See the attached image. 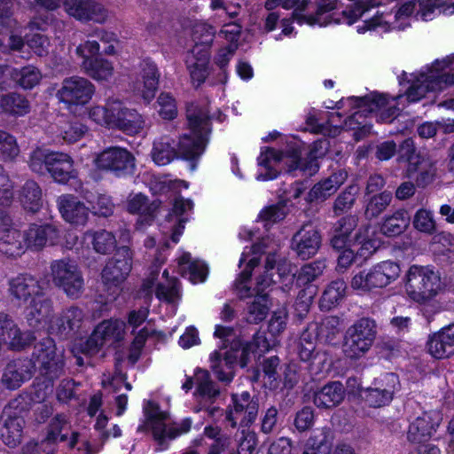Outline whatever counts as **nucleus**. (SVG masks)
I'll use <instances>...</instances> for the list:
<instances>
[{"label": "nucleus", "mask_w": 454, "mask_h": 454, "mask_svg": "<svg viewBox=\"0 0 454 454\" xmlns=\"http://www.w3.org/2000/svg\"><path fill=\"white\" fill-rule=\"evenodd\" d=\"M145 127V118L136 110L128 108L120 100V109L117 110L114 129L128 135H137Z\"/></svg>", "instance_id": "35"}, {"label": "nucleus", "mask_w": 454, "mask_h": 454, "mask_svg": "<svg viewBox=\"0 0 454 454\" xmlns=\"http://www.w3.org/2000/svg\"><path fill=\"white\" fill-rule=\"evenodd\" d=\"M84 315L82 309L78 308H69L64 310L61 315L53 322L48 319L47 325L43 329H47L51 333H67L71 331L79 329L82 325ZM41 330L42 328H37Z\"/></svg>", "instance_id": "37"}, {"label": "nucleus", "mask_w": 454, "mask_h": 454, "mask_svg": "<svg viewBox=\"0 0 454 454\" xmlns=\"http://www.w3.org/2000/svg\"><path fill=\"white\" fill-rule=\"evenodd\" d=\"M68 428V422L64 415L55 416L51 424L47 435V440L51 442H64L67 439L66 434H62L64 430Z\"/></svg>", "instance_id": "63"}, {"label": "nucleus", "mask_w": 454, "mask_h": 454, "mask_svg": "<svg viewBox=\"0 0 454 454\" xmlns=\"http://www.w3.org/2000/svg\"><path fill=\"white\" fill-rule=\"evenodd\" d=\"M51 278L56 286L73 298L79 297L84 289V279L76 261L61 258L51 262Z\"/></svg>", "instance_id": "13"}, {"label": "nucleus", "mask_w": 454, "mask_h": 454, "mask_svg": "<svg viewBox=\"0 0 454 454\" xmlns=\"http://www.w3.org/2000/svg\"><path fill=\"white\" fill-rule=\"evenodd\" d=\"M410 224V216L404 209H399L385 218L380 231L387 236H397L403 233Z\"/></svg>", "instance_id": "49"}, {"label": "nucleus", "mask_w": 454, "mask_h": 454, "mask_svg": "<svg viewBox=\"0 0 454 454\" xmlns=\"http://www.w3.org/2000/svg\"><path fill=\"white\" fill-rule=\"evenodd\" d=\"M99 51V43L89 39L80 43L75 52L82 59L81 68L86 75L97 82H108L114 77V67L110 60L98 56Z\"/></svg>", "instance_id": "12"}, {"label": "nucleus", "mask_w": 454, "mask_h": 454, "mask_svg": "<svg viewBox=\"0 0 454 454\" xmlns=\"http://www.w3.org/2000/svg\"><path fill=\"white\" fill-rule=\"evenodd\" d=\"M32 373L30 362L15 363L6 367L2 381L6 387L15 389L20 387L25 380H29Z\"/></svg>", "instance_id": "43"}, {"label": "nucleus", "mask_w": 454, "mask_h": 454, "mask_svg": "<svg viewBox=\"0 0 454 454\" xmlns=\"http://www.w3.org/2000/svg\"><path fill=\"white\" fill-rule=\"evenodd\" d=\"M214 336L222 340L223 347L211 353L210 366L218 380L224 382L232 380L235 364L245 367L257 355L261 356L271 348L264 334L260 333L254 334L252 341L242 343L236 340L232 328L217 325Z\"/></svg>", "instance_id": "3"}, {"label": "nucleus", "mask_w": 454, "mask_h": 454, "mask_svg": "<svg viewBox=\"0 0 454 454\" xmlns=\"http://www.w3.org/2000/svg\"><path fill=\"white\" fill-rule=\"evenodd\" d=\"M52 152L47 149L36 148L29 157L28 164L32 171L38 174L48 172V161Z\"/></svg>", "instance_id": "59"}, {"label": "nucleus", "mask_w": 454, "mask_h": 454, "mask_svg": "<svg viewBox=\"0 0 454 454\" xmlns=\"http://www.w3.org/2000/svg\"><path fill=\"white\" fill-rule=\"evenodd\" d=\"M281 4L285 9H294L293 17L300 24L327 26L331 22V11L335 6L334 0H321L315 6L308 0H267L265 8L272 10Z\"/></svg>", "instance_id": "7"}, {"label": "nucleus", "mask_w": 454, "mask_h": 454, "mask_svg": "<svg viewBox=\"0 0 454 454\" xmlns=\"http://www.w3.org/2000/svg\"><path fill=\"white\" fill-rule=\"evenodd\" d=\"M346 289L347 286L344 280L338 279L333 281L323 294L321 299L322 307L330 309L337 304L345 296Z\"/></svg>", "instance_id": "56"}, {"label": "nucleus", "mask_w": 454, "mask_h": 454, "mask_svg": "<svg viewBox=\"0 0 454 454\" xmlns=\"http://www.w3.org/2000/svg\"><path fill=\"white\" fill-rule=\"evenodd\" d=\"M66 12L81 21L102 23L108 17L106 8L98 0H63Z\"/></svg>", "instance_id": "22"}, {"label": "nucleus", "mask_w": 454, "mask_h": 454, "mask_svg": "<svg viewBox=\"0 0 454 454\" xmlns=\"http://www.w3.org/2000/svg\"><path fill=\"white\" fill-rule=\"evenodd\" d=\"M84 241L90 244L98 254H106L116 247L114 235L106 230L89 231L84 233Z\"/></svg>", "instance_id": "45"}, {"label": "nucleus", "mask_w": 454, "mask_h": 454, "mask_svg": "<svg viewBox=\"0 0 454 454\" xmlns=\"http://www.w3.org/2000/svg\"><path fill=\"white\" fill-rule=\"evenodd\" d=\"M159 83V73L155 64L145 62L140 76L134 82V91L149 103L155 96Z\"/></svg>", "instance_id": "32"}, {"label": "nucleus", "mask_w": 454, "mask_h": 454, "mask_svg": "<svg viewBox=\"0 0 454 454\" xmlns=\"http://www.w3.org/2000/svg\"><path fill=\"white\" fill-rule=\"evenodd\" d=\"M48 172L56 182L62 184L67 183L77 176L73 159L61 152H52L48 161Z\"/></svg>", "instance_id": "33"}, {"label": "nucleus", "mask_w": 454, "mask_h": 454, "mask_svg": "<svg viewBox=\"0 0 454 454\" xmlns=\"http://www.w3.org/2000/svg\"><path fill=\"white\" fill-rule=\"evenodd\" d=\"M3 111L14 115H24L29 111L27 100L19 94H8L0 99Z\"/></svg>", "instance_id": "53"}, {"label": "nucleus", "mask_w": 454, "mask_h": 454, "mask_svg": "<svg viewBox=\"0 0 454 454\" xmlns=\"http://www.w3.org/2000/svg\"><path fill=\"white\" fill-rule=\"evenodd\" d=\"M97 168L110 170L117 175L131 172L135 168V158L121 147H109L98 154L94 160Z\"/></svg>", "instance_id": "20"}, {"label": "nucleus", "mask_w": 454, "mask_h": 454, "mask_svg": "<svg viewBox=\"0 0 454 454\" xmlns=\"http://www.w3.org/2000/svg\"><path fill=\"white\" fill-rule=\"evenodd\" d=\"M231 399L232 404L226 412V419L231 423V427H248L253 424L258 414L257 401L254 400L248 392L232 395Z\"/></svg>", "instance_id": "18"}, {"label": "nucleus", "mask_w": 454, "mask_h": 454, "mask_svg": "<svg viewBox=\"0 0 454 454\" xmlns=\"http://www.w3.org/2000/svg\"><path fill=\"white\" fill-rule=\"evenodd\" d=\"M144 413L154 440L161 446L167 441L189 432L192 427V420L189 419H184L179 427L171 424L168 413L160 411L159 407L151 401L144 403Z\"/></svg>", "instance_id": "11"}, {"label": "nucleus", "mask_w": 454, "mask_h": 454, "mask_svg": "<svg viewBox=\"0 0 454 454\" xmlns=\"http://www.w3.org/2000/svg\"><path fill=\"white\" fill-rule=\"evenodd\" d=\"M210 52L199 46L192 47L186 57V67L190 74L191 82L194 87H199L205 82L209 74Z\"/></svg>", "instance_id": "29"}, {"label": "nucleus", "mask_w": 454, "mask_h": 454, "mask_svg": "<svg viewBox=\"0 0 454 454\" xmlns=\"http://www.w3.org/2000/svg\"><path fill=\"white\" fill-rule=\"evenodd\" d=\"M412 225L419 232L432 235L437 230L434 212L427 208L418 209L412 218Z\"/></svg>", "instance_id": "51"}, {"label": "nucleus", "mask_w": 454, "mask_h": 454, "mask_svg": "<svg viewBox=\"0 0 454 454\" xmlns=\"http://www.w3.org/2000/svg\"><path fill=\"white\" fill-rule=\"evenodd\" d=\"M404 289L410 299L422 303L442 290L441 278L429 267L411 265L405 275Z\"/></svg>", "instance_id": "8"}, {"label": "nucleus", "mask_w": 454, "mask_h": 454, "mask_svg": "<svg viewBox=\"0 0 454 454\" xmlns=\"http://www.w3.org/2000/svg\"><path fill=\"white\" fill-rule=\"evenodd\" d=\"M11 295L27 308L26 318L30 326L43 328L51 312L50 302L43 298V287L39 281L30 274H20L9 281Z\"/></svg>", "instance_id": "6"}, {"label": "nucleus", "mask_w": 454, "mask_h": 454, "mask_svg": "<svg viewBox=\"0 0 454 454\" xmlns=\"http://www.w3.org/2000/svg\"><path fill=\"white\" fill-rule=\"evenodd\" d=\"M347 173L345 171H338L329 177L316 184L310 192L309 197L310 200H325L334 194L339 187L346 181Z\"/></svg>", "instance_id": "41"}, {"label": "nucleus", "mask_w": 454, "mask_h": 454, "mask_svg": "<svg viewBox=\"0 0 454 454\" xmlns=\"http://www.w3.org/2000/svg\"><path fill=\"white\" fill-rule=\"evenodd\" d=\"M149 314V310L146 308H141L137 310H132L129 312L128 317V324L132 327V332L135 333L134 340L131 344V350L129 359L131 363L135 364L139 356V353L144 347L145 339L149 334L152 333L147 325L140 329L137 333L136 330L141 326L146 320Z\"/></svg>", "instance_id": "30"}, {"label": "nucleus", "mask_w": 454, "mask_h": 454, "mask_svg": "<svg viewBox=\"0 0 454 454\" xmlns=\"http://www.w3.org/2000/svg\"><path fill=\"white\" fill-rule=\"evenodd\" d=\"M325 264L322 261H316L303 265L297 276V282L300 285H306L314 281L324 271Z\"/></svg>", "instance_id": "58"}, {"label": "nucleus", "mask_w": 454, "mask_h": 454, "mask_svg": "<svg viewBox=\"0 0 454 454\" xmlns=\"http://www.w3.org/2000/svg\"><path fill=\"white\" fill-rule=\"evenodd\" d=\"M447 342L440 333L434 334L427 342V348L430 355L435 358L447 357L454 351L447 346Z\"/></svg>", "instance_id": "61"}, {"label": "nucleus", "mask_w": 454, "mask_h": 454, "mask_svg": "<svg viewBox=\"0 0 454 454\" xmlns=\"http://www.w3.org/2000/svg\"><path fill=\"white\" fill-rule=\"evenodd\" d=\"M378 288H384L395 282L400 276V265L391 260L382 261L372 266Z\"/></svg>", "instance_id": "46"}, {"label": "nucleus", "mask_w": 454, "mask_h": 454, "mask_svg": "<svg viewBox=\"0 0 454 454\" xmlns=\"http://www.w3.org/2000/svg\"><path fill=\"white\" fill-rule=\"evenodd\" d=\"M322 239L312 225H304L293 238L292 247L302 260L314 256L321 247Z\"/></svg>", "instance_id": "26"}, {"label": "nucleus", "mask_w": 454, "mask_h": 454, "mask_svg": "<svg viewBox=\"0 0 454 454\" xmlns=\"http://www.w3.org/2000/svg\"><path fill=\"white\" fill-rule=\"evenodd\" d=\"M215 34V29L212 26L203 22L195 24L192 35L194 43L193 47L199 46L209 52Z\"/></svg>", "instance_id": "54"}, {"label": "nucleus", "mask_w": 454, "mask_h": 454, "mask_svg": "<svg viewBox=\"0 0 454 454\" xmlns=\"http://www.w3.org/2000/svg\"><path fill=\"white\" fill-rule=\"evenodd\" d=\"M397 386L398 377L394 373H387L375 380L372 387L361 393V396L369 406L380 408L392 401Z\"/></svg>", "instance_id": "19"}, {"label": "nucleus", "mask_w": 454, "mask_h": 454, "mask_svg": "<svg viewBox=\"0 0 454 454\" xmlns=\"http://www.w3.org/2000/svg\"><path fill=\"white\" fill-rule=\"evenodd\" d=\"M327 146L328 143L325 140L316 142L306 156H303L301 152L295 147L286 152L263 147L257 158L256 179L258 181L275 179L279 172L278 168H284L289 173L300 171L302 176H311L318 171L317 160L325 154Z\"/></svg>", "instance_id": "5"}, {"label": "nucleus", "mask_w": 454, "mask_h": 454, "mask_svg": "<svg viewBox=\"0 0 454 454\" xmlns=\"http://www.w3.org/2000/svg\"><path fill=\"white\" fill-rule=\"evenodd\" d=\"M18 410L17 400L9 403L3 411L4 426L2 432V439L4 444L13 448L21 442L22 431L24 427V419L17 415Z\"/></svg>", "instance_id": "28"}, {"label": "nucleus", "mask_w": 454, "mask_h": 454, "mask_svg": "<svg viewBox=\"0 0 454 454\" xmlns=\"http://www.w3.org/2000/svg\"><path fill=\"white\" fill-rule=\"evenodd\" d=\"M358 2H361L362 8L366 10L365 14L360 17V19L365 18L363 24L356 26V31L359 34H364L369 31L385 33L391 29H404L410 26V17L412 14L415 15L416 3L408 2L401 5L395 15L391 13L385 15L377 13L369 18L367 17L369 8L364 5V1L359 0ZM357 20H359V18Z\"/></svg>", "instance_id": "9"}, {"label": "nucleus", "mask_w": 454, "mask_h": 454, "mask_svg": "<svg viewBox=\"0 0 454 454\" xmlns=\"http://www.w3.org/2000/svg\"><path fill=\"white\" fill-rule=\"evenodd\" d=\"M442 420V413L438 411L424 412L410 424L408 440L414 442L427 440L435 433Z\"/></svg>", "instance_id": "25"}, {"label": "nucleus", "mask_w": 454, "mask_h": 454, "mask_svg": "<svg viewBox=\"0 0 454 454\" xmlns=\"http://www.w3.org/2000/svg\"><path fill=\"white\" fill-rule=\"evenodd\" d=\"M33 339L31 333H21L7 314L0 312V347L6 344L12 348H21Z\"/></svg>", "instance_id": "31"}, {"label": "nucleus", "mask_w": 454, "mask_h": 454, "mask_svg": "<svg viewBox=\"0 0 454 454\" xmlns=\"http://www.w3.org/2000/svg\"><path fill=\"white\" fill-rule=\"evenodd\" d=\"M357 220L353 215H348L339 220L334 227V234L331 240L332 246L335 249L344 248L348 243L352 242L348 239L349 234L356 228Z\"/></svg>", "instance_id": "48"}, {"label": "nucleus", "mask_w": 454, "mask_h": 454, "mask_svg": "<svg viewBox=\"0 0 454 454\" xmlns=\"http://www.w3.org/2000/svg\"><path fill=\"white\" fill-rule=\"evenodd\" d=\"M126 325L119 319H107L99 323L89 339L81 348L82 352L90 356L98 353L103 347H114L121 341L126 334Z\"/></svg>", "instance_id": "15"}, {"label": "nucleus", "mask_w": 454, "mask_h": 454, "mask_svg": "<svg viewBox=\"0 0 454 454\" xmlns=\"http://www.w3.org/2000/svg\"><path fill=\"white\" fill-rule=\"evenodd\" d=\"M57 205L62 218L67 223L74 225H84L87 223L89 208L74 195L59 196Z\"/></svg>", "instance_id": "27"}, {"label": "nucleus", "mask_w": 454, "mask_h": 454, "mask_svg": "<svg viewBox=\"0 0 454 454\" xmlns=\"http://www.w3.org/2000/svg\"><path fill=\"white\" fill-rule=\"evenodd\" d=\"M3 76H10L17 84L26 90L36 86L42 78L40 71L33 66L24 67L20 69L1 67L0 78Z\"/></svg>", "instance_id": "40"}, {"label": "nucleus", "mask_w": 454, "mask_h": 454, "mask_svg": "<svg viewBox=\"0 0 454 454\" xmlns=\"http://www.w3.org/2000/svg\"><path fill=\"white\" fill-rule=\"evenodd\" d=\"M193 384L196 386V394L204 398L212 399L219 395V390L210 380L209 373L206 370L197 369L194 379L188 378L182 388L187 392L192 389Z\"/></svg>", "instance_id": "42"}, {"label": "nucleus", "mask_w": 454, "mask_h": 454, "mask_svg": "<svg viewBox=\"0 0 454 454\" xmlns=\"http://www.w3.org/2000/svg\"><path fill=\"white\" fill-rule=\"evenodd\" d=\"M120 109V100L109 98L105 106L96 105L89 109V118L96 124L114 129L117 110Z\"/></svg>", "instance_id": "39"}, {"label": "nucleus", "mask_w": 454, "mask_h": 454, "mask_svg": "<svg viewBox=\"0 0 454 454\" xmlns=\"http://www.w3.org/2000/svg\"><path fill=\"white\" fill-rule=\"evenodd\" d=\"M345 395L343 385L339 381H333L315 392L313 402L317 408L332 409L340 404Z\"/></svg>", "instance_id": "36"}, {"label": "nucleus", "mask_w": 454, "mask_h": 454, "mask_svg": "<svg viewBox=\"0 0 454 454\" xmlns=\"http://www.w3.org/2000/svg\"><path fill=\"white\" fill-rule=\"evenodd\" d=\"M392 196L390 192H382L371 199L367 204L365 214L369 217H375L383 212L390 204Z\"/></svg>", "instance_id": "64"}, {"label": "nucleus", "mask_w": 454, "mask_h": 454, "mask_svg": "<svg viewBox=\"0 0 454 454\" xmlns=\"http://www.w3.org/2000/svg\"><path fill=\"white\" fill-rule=\"evenodd\" d=\"M187 120L190 134L180 137L176 148L171 145L168 137L154 142L152 158L155 164L165 166L175 157L192 160L203 153L209 133L207 113L192 106L187 109Z\"/></svg>", "instance_id": "4"}, {"label": "nucleus", "mask_w": 454, "mask_h": 454, "mask_svg": "<svg viewBox=\"0 0 454 454\" xmlns=\"http://www.w3.org/2000/svg\"><path fill=\"white\" fill-rule=\"evenodd\" d=\"M94 93L95 86L88 79L71 76L63 80L56 97L68 111L74 112L78 106L87 105Z\"/></svg>", "instance_id": "16"}, {"label": "nucleus", "mask_w": 454, "mask_h": 454, "mask_svg": "<svg viewBox=\"0 0 454 454\" xmlns=\"http://www.w3.org/2000/svg\"><path fill=\"white\" fill-rule=\"evenodd\" d=\"M20 153L15 137L7 132L0 130V159L12 160Z\"/></svg>", "instance_id": "60"}, {"label": "nucleus", "mask_w": 454, "mask_h": 454, "mask_svg": "<svg viewBox=\"0 0 454 454\" xmlns=\"http://www.w3.org/2000/svg\"><path fill=\"white\" fill-rule=\"evenodd\" d=\"M350 244L362 262L371 257L380 247V241L374 238L373 231L369 228L360 230Z\"/></svg>", "instance_id": "44"}, {"label": "nucleus", "mask_w": 454, "mask_h": 454, "mask_svg": "<svg viewBox=\"0 0 454 454\" xmlns=\"http://www.w3.org/2000/svg\"><path fill=\"white\" fill-rule=\"evenodd\" d=\"M30 362V369H37L40 373L46 378L44 387L40 389V393L36 394L35 400L40 402L44 400L45 396L51 393V381L58 377L62 363L56 355V347L51 339H46L43 342L38 344L35 348L33 361Z\"/></svg>", "instance_id": "10"}, {"label": "nucleus", "mask_w": 454, "mask_h": 454, "mask_svg": "<svg viewBox=\"0 0 454 454\" xmlns=\"http://www.w3.org/2000/svg\"><path fill=\"white\" fill-rule=\"evenodd\" d=\"M27 250L25 235L13 226L12 220L0 225V253L8 257H18Z\"/></svg>", "instance_id": "23"}, {"label": "nucleus", "mask_w": 454, "mask_h": 454, "mask_svg": "<svg viewBox=\"0 0 454 454\" xmlns=\"http://www.w3.org/2000/svg\"><path fill=\"white\" fill-rule=\"evenodd\" d=\"M20 202L25 209L36 212L42 206V192L38 184L33 181L25 184L20 193Z\"/></svg>", "instance_id": "50"}, {"label": "nucleus", "mask_w": 454, "mask_h": 454, "mask_svg": "<svg viewBox=\"0 0 454 454\" xmlns=\"http://www.w3.org/2000/svg\"><path fill=\"white\" fill-rule=\"evenodd\" d=\"M88 131V127L79 121L68 122L61 129L62 138L69 144H73L84 137Z\"/></svg>", "instance_id": "62"}, {"label": "nucleus", "mask_w": 454, "mask_h": 454, "mask_svg": "<svg viewBox=\"0 0 454 454\" xmlns=\"http://www.w3.org/2000/svg\"><path fill=\"white\" fill-rule=\"evenodd\" d=\"M24 235L27 248L31 247L36 250L42 249L47 245L54 246L60 239L59 229L51 223H32Z\"/></svg>", "instance_id": "24"}, {"label": "nucleus", "mask_w": 454, "mask_h": 454, "mask_svg": "<svg viewBox=\"0 0 454 454\" xmlns=\"http://www.w3.org/2000/svg\"><path fill=\"white\" fill-rule=\"evenodd\" d=\"M177 267L180 274L193 284L204 282L207 275V265L200 260L192 259L187 252L178 256Z\"/></svg>", "instance_id": "38"}, {"label": "nucleus", "mask_w": 454, "mask_h": 454, "mask_svg": "<svg viewBox=\"0 0 454 454\" xmlns=\"http://www.w3.org/2000/svg\"><path fill=\"white\" fill-rule=\"evenodd\" d=\"M330 434L331 432L327 428L315 431L308 439L302 454H325Z\"/></svg>", "instance_id": "52"}, {"label": "nucleus", "mask_w": 454, "mask_h": 454, "mask_svg": "<svg viewBox=\"0 0 454 454\" xmlns=\"http://www.w3.org/2000/svg\"><path fill=\"white\" fill-rule=\"evenodd\" d=\"M155 203H148V200L141 193L130 195L128 200L127 208L130 213L138 214L137 224L141 228L144 221L149 222L157 208Z\"/></svg>", "instance_id": "47"}, {"label": "nucleus", "mask_w": 454, "mask_h": 454, "mask_svg": "<svg viewBox=\"0 0 454 454\" xmlns=\"http://www.w3.org/2000/svg\"><path fill=\"white\" fill-rule=\"evenodd\" d=\"M193 204L190 200L183 198L176 199L173 207V215H170L167 222L169 226L163 227V235L170 236L174 243L179 241V238L184 229V219L181 218L183 215L192 209Z\"/></svg>", "instance_id": "34"}, {"label": "nucleus", "mask_w": 454, "mask_h": 454, "mask_svg": "<svg viewBox=\"0 0 454 454\" xmlns=\"http://www.w3.org/2000/svg\"><path fill=\"white\" fill-rule=\"evenodd\" d=\"M400 157L408 162L407 174L409 176L418 172V182L427 184L431 182L435 175L434 164L426 159H422L415 153L413 142L405 140L400 146Z\"/></svg>", "instance_id": "21"}, {"label": "nucleus", "mask_w": 454, "mask_h": 454, "mask_svg": "<svg viewBox=\"0 0 454 454\" xmlns=\"http://www.w3.org/2000/svg\"><path fill=\"white\" fill-rule=\"evenodd\" d=\"M415 8V18L422 21L433 20L439 14L441 2L439 0H418Z\"/></svg>", "instance_id": "57"}, {"label": "nucleus", "mask_w": 454, "mask_h": 454, "mask_svg": "<svg viewBox=\"0 0 454 454\" xmlns=\"http://www.w3.org/2000/svg\"><path fill=\"white\" fill-rule=\"evenodd\" d=\"M262 246L266 247L265 242ZM261 250V245L254 246L252 248L253 256L249 258L247 252H244L239 260V264L247 262V268L240 273L235 281V288L240 298L250 297L255 294L254 301L247 306V320L249 323L257 324L262 321L270 309V301L266 290L277 281L273 279V270L277 264V274L279 279L286 281V286L292 284L294 275L292 274L291 264L284 259H279L276 252H268L263 272L255 280V286H250V277L252 270L258 264V257L255 255Z\"/></svg>", "instance_id": "2"}, {"label": "nucleus", "mask_w": 454, "mask_h": 454, "mask_svg": "<svg viewBox=\"0 0 454 454\" xmlns=\"http://www.w3.org/2000/svg\"><path fill=\"white\" fill-rule=\"evenodd\" d=\"M374 321L361 318L346 332L342 346L345 356L351 359L363 356L371 348L376 335Z\"/></svg>", "instance_id": "14"}, {"label": "nucleus", "mask_w": 454, "mask_h": 454, "mask_svg": "<svg viewBox=\"0 0 454 454\" xmlns=\"http://www.w3.org/2000/svg\"><path fill=\"white\" fill-rule=\"evenodd\" d=\"M411 82L405 95L388 98L385 94L372 92L363 98H349L348 101L357 110L349 120L358 124L360 117L367 114H375L378 120L383 122L392 121L399 112L405 107L404 100L417 102L429 92H440L454 84V54L436 59L431 67L416 74H411Z\"/></svg>", "instance_id": "1"}, {"label": "nucleus", "mask_w": 454, "mask_h": 454, "mask_svg": "<svg viewBox=\"0 0 454 454\" xmlns=\"http://www.w3.org/2000/svg\"><path fill=\"white\" fill-rule=\"evenodd\" d=\"M375 281L372 267H371L368 270H363L356 273L351 279L350 286L352 289L360 294H366L379 289Z\"/></svg>", "instance_id": "55"}, {"label": "nucleus", "mask_w": 454, "mask_h": 454, "mask_svg": "<svg viewBox=\"0 0 454 454\" xmlns=\"http://www.w3.org/2000/svg\"><path fill=\"white\" fill-rule=\"evenodd\" d=\"M133 254L128 247H121L115 255L107 262L102 271L104 284L114 288L110 300H115L120 292V286L129 276L132 269Z\"/></svg>", "instance_id": "17"}]
</instances>
